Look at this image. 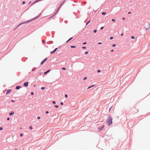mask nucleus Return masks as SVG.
<instances>
[{"label":"nucleus","mask_w":150,"mask_h":150,"mask_svg":"<svg viewBox=\"0 0 150 150\" xmlns=\"http://www.w3.org/2000/svg\"><path fill=\"white\" fill-rule=\"evenodd\" d=\"M112 119L111 117H110V116L109 117L108 119V120L107 122L108 123V125L110 126L112 124Z\"/></svg>","instance_id":"f257e3e1"},{"label":"nucleus","mask_w":150,"mask_h":150,"mask_svg":"<svg viewBox=\"0 0 150 150\" xmlns=\"http://www.w3.org/2000/svg\"><path fill=\"white\" fill-rule=\"evenodd\" d=\"M47 58H46L45 59H44L41 62V64L42 65L43 63H44L47 59Z\"/></svg>","instance_id":"f03ea898"},{"label":"nucleus","mask_w":150,"mask_h":150,"mask_svg":"<svg viewBox=\"0 0 150 150\" xmlns=\"http://www.w3.org/2000/svg\"><path fill=\"white\" fill-rule=\"evenodd\" d=\"M57 49H58L57 48H56L52 52H51V54L54 53L57 50Z\"/></svg>","instance_id":"7ed1b4c3"},{"label":"nucleus","mask_w":150,"mask_h":150,"mask_svg":"<svg viewBox=\"0 0 150 150\" xmlns=\"http://www.w3.org/2000/svg\"><path fill=\"white\" fill-rule=\"evenodd\" d=\"M104 127V125H103L101 128H98V129H99V131L102 130Z\"/></svg>","instance_id":"20e7f679"},{"label":"nucleus","mask_w":150,"mask_h":150,"mask_svg":"<svg viewBox=\"0 0 150 150\" xmlns=\"http://www.w3.org/2000/svg\"><path fill=\"white\" fill-rule=\"evenodd\" d=\"M28 82H26L24 83V85L26 87L28 86Z\"/></svg>","instance_id":"39448f33"},{"label":"nucleus","mask_w":150,"mask_h":150,"mask_svg":"<svg viewBox=\"0 0 150 150\" xmlns=\"http://www.w3.org/2000/svg\"><path fill=\"white\" fill-rule=\"evenodd\" d=\"M11 91V89H9V90H8L7 92L6 93V94L7 95V94H8Z\"/></svg>","instance_id":"423d86ee"},{"label":"nucleus","mask_w":150,"mask_h":150,"mask_svg":"<svg viewBox=\"0 0 150 150\" xmlns=\"http://www.w3.org/2000/svg\"><path fill=\"white\" fill-rule=\"evenodd\" d=\"M65 1H64L61 4H60V5L59 8L58 9H59L61 7V6L63 4H64V3H65Z\"/></svg>","instance_id":"0eeeda50"},{"label":"nucleus","mask_w":150,"mask_h":150,"mask_svg":"<svg viewBox=\"0 0 150 150\" xmlns=\"http://www.w3.org/2000/svg\"><path fill=\"white\" fill-rule=\"evenodd\" d=\"M14 112L13 111H12L11 112V113H9V115H14Z\"/></svg>","instance_id":"6e6552de"},{"label":"nucleus","mask_w":150,"mask_h":150,"mask_svg":"<svg viewBox=\"0 0 150 150\" xmlns=\"http://www.w3.org/2000/svg\"><path fill=\"white\" fill-rule=\"evenodd\" d=\"M50 69L49 70H47V71H46L44 73V74H46L47 73H48L49 72V71H50Z\"/></svg>","instance_id":"1a4fd4ad"},{"label":"nucleus","mask_w":150,"mask_h":150,"mask_svg":"<svg viewBox=\"0 0 150 150\" xmlns=\"http://www.w3.org/2000/svg\"><path fill=\"white\" fill-rule=\"evenodd\" d=\"M21 87V86H17L16 87V89H19Z\"/></svg>","instance_id":"9d476101"},{"label":"nucleus","mask_w":150,"mask_h":150,"mask_svg":"<svg viewBox=\"0 0 150 150\" xmlns=\"http://www.w3.org/2000/svg\"><path fill=\"white\" fill-rule=\"evenodd\" d=\"M73 38L72 37V38H69L67 42H66V43H67L69 41H70V40H71Z\"/></svg>","instance_id":"9b49d317"},{"label":"nucleus","mask_w":150,"mask_h":150,"mask_svg":"<svg viewBox=\"0 0 150 150\" xmlns=\"http://www.w3.org/2000/svg\"><path fill=\"white\" fill-rule=\"evenodd\" d=\"M150 27V25L149 24H148L147 25V26H146V29H147L148 28H149Z\"/></svg>","instance_id":"f8f14e48"},{"label":"nucleus","mask_w":150,"mask_h":150,"mask_svg":"<svg viewBox=\"0 0 150 150\" xmlns=\"http://www.w3.org/2000/svg\"><path fill=\"white\" fill-rule=\"evenodd\" d=\"M102 14L103 15H105L106 14V12H103L102 13Z\"/></svg>","instance_id":"ddd939ff"},{"label":"nucleus","mask_w":150,"mask_h":150,"mask_svg":"<svg viewBox=\"0 0 150 150\" xmlns=\"http://www.w3.org/2000/svg\"><path fill=\"white\" fill-rule=\"evenodd\" d=\"M71 48H75L76 47L75 46H71Z\"/></svg>","instance_id":"4468645a"},{"label":"nucleus","mask_w":150,"mask_h":150,"mask_svg":"<svg viewBox=\"0 0 150 150\" xmlns=\"http://www.w3.org/2000/svg\"><path fill=\"white\" fill-rule=\"evenodd\" d=\"M95 85H93L91 86H90V87H88V89H89V88H90L93 87V86H94Z\"/></svg>","instance_id":"2eb2a0df"},{"label":"nucleus","mask_w":150,"mask_h":150,"mask_svg":"<svg viewBox=\"0 0 150 150\" xmlns=\"http://www.w3.org/2000/svg\"><path fill=\"white\" fill-rule=\"evenodd\" d=\"M25 23V22H24V23H20L19 25L18 26H17V27H18V26H19V25H21L22 24H23V23Z\"/></svg>","instance_id":"dca6fc26"},{"label":"nucleus","mask_w":150,"mask_h":150,"mask_svg":"<svg viewBox=\"0 0 150 150\" xmlns=\"http://www.w3.org/2000/svg\"><path fill=\"white\" fill-rule=\"evenodd\" d=\"M131 38L132 39H134L135 38L134 37V36H131Z\"/></svg>","instance_id":"f3484780"},{"label":"nucleus","mask_w":150,"mask_h":150,"mask_svg":"<svg viewBox=\"0 0 150 150\" xmlns=\"http://www.w3.org/2000/svg\"><path fill=\"white\" fill-rule=\"evenodd\" d=\"M29 128L30 129H33V127L32 126H30L29 127Z\"/></svg>","instance_id":"a211bd4d"},{"label":"nucleus","mask_w":150,"mask_h":150,"mask_svg":"<svg viewBox=\"0 0 150 150\" xmlns=\"http://www.w3.org/2000/svg\"><path fill=\"white\" fill-rule=\"evenodd\" d=\"M45 88V87H42L41 88V89H42V90H43V89H44Z\"/></svg>","instance_id":"6ab92c4d"},{"label":"nucleus","mask_w":150,"mask_h":150,"mask_svg":"<svg viewBox=\"0 0 150 150\" xmlns=\"http://www.w3.org/2000/svg\"><path fill=\"white\" fill-rule=\"evenodd\" d=\"M112 21H113V22H115V19H112Z\"/></svg>","instance_id":"aec40b11"},{"label":"nucleus","mask_w":150,"mask_h":150,"mask_svg":"<svg viewBox=\"0 0 150 150\" xmlns=\"http://www.w3.org/2000/svg\"><path fill=\"white\" fill-rule=\"evenodd\" d=\"M3 129V128L2 127H0V130H2Z\"/></svg>","instance_id":"412c9836"},{"label":"nucleus","mask_w":150,"mask_h":150,"mask_svg":"<svg viewBox=\"0 0 150 150\" xmlns=\"http://www.w3.org/2000/svg\"><path fill=\"white\" fill-rule=\"evenodd\" d=\"M90 21H91V20H90V21H88V23H86V25H87L89 23H90Z\"/></svg>","instance_id":"4be33fe9"},{"label":"nucleus","mask_w":150,"mask_h":150,"mask_svg":"<svg viewBox=\"0 0 150 150\" xmlns=\"http://www.w3.org/2000/svg\"><path fill=\"white\" fill-rule=\"evenodd\" d=\"M62 69H63V70H65L66 69V68L64 67H63L62 68Z\"/></svg>","instance_id":"5701e85b"},{"label":"nucleus","mask_w":150,"mask_h":150,"mask_svg":"<svg viewBox=\"0 0 150 150\" xmlns=\"http://www.w3.org/2000/svg\"><path fill=\"white\" fill-rule=\"evenodd\" d=\"M116 46V45L115 44H113L112 45V46L113 47H115Z\"/></svg>","instance_id":"b1692460"},{"label":"nucleus","mask_w":150,"mask_h":150,"mask_svg":"<svg viewBox=\"0 0 150 150\" xmlns=\"http://www.w3.org/2000/svg\"><path fill=\"white\" fill-rule=\"evenodd\" d=\"M52 103L54 104H55L56 103V102L55 101H53L52 102Z\"/></svg>","instance_id":"393cba45"},{"label":"nucleus","mask_w":150,"mask_h":150,"mask_svg":"<svg viewBox=\"0 0 150 150\" xmlns=\"http://www.w3.org/2000/svg\"><path fill=\"white\" fill-rule=\"evenodd\" d=\"M20 136H21V137H22V136H23V134H22V133H21V134H20Z\"/></svg>","instance_id":"a878e982"},{"label":"nucleus","mask_w":150,"mask_h":150,"mask_svg":"<svg viewBox=\"0 0 150 150\" xmlns=\"http://www.w3.org/2000/svg\"><path fill=\"white\" fill-rule=\"evenodd\" d=\"M97 32V30H94V33H96V32Z\"/></svg>","instance_id":"bb28decb"},{"label":"nucleus","mask_w":150,"mask_h":150,"mask_svg":"<svg viewBox=\"0 0 150 150\" xmlns=\"http://www.w3.org/2000/svg\"><path fill=\"white\" fill-rule=\"evenodd\" d=\"M97 71H98V73H99V72H100V71H100V70H98Z\"/></svg>","instance_id":"cd10ccee"},{"label":"nucleus","mask_w":150,"mask_h":150,"mask_svg":"<svg viewBox=\"0 0 150 150\" xmlns=\"http://www.w3.org/2000/svg\"><path fill=\"white\" fill-rule=\"evenodd\" d=\"M54 106L56 108H58L59 107V106L58 105H55Z\"/></svg>","instance_id":"c85d7f7f"},{"label":"nucleus","mask_w":150,"mask_h":150,"mask_svg":"<svg viewBox=\"0 0 150 150\" xmlns=\"http://www.w3.org/2000/svg\"><path fill=\"white\" fill-rule=\"evenodd\" d=\"M103 28H104V27H103V26L102 27L100 28V29H101V30H102V29H103Z\"/></svg>","instance_id":"c756f323"},{"label":"nucleus","mask_w":150,"mask_h":150,"mask_svg":"<svg viewBox=\"0 0 150 150\" xmlns=\"http://www.w3.org/2000/svg\"><path fill=\"white\" fill-rule=\"evenodd\" d=\"M110 40H112L113 38V37H111L110 38Z\"/></svg>","instance_id":"7c9ffc66"},{"label":"nucleus","mask_w":150,"mask_h":150,"mask_svg":"<svg viewBox=\"0 0 150 150\" xmlns=\"http://www.w3.org/2000/svg\"><path fill=\"white\" fill-rule=\"evenodd\" d=\"M65 97H66V98H67L68 97V96L67 94H66L65 95Z\"/></svg>","instance_id":"2f4dec72"},{"label":"nucleus","mask_w":150,"mask_h":150,"mask_svg":"<svg viewBox=\"0 0 150 150\" xmlns=\"http://www.w3.org/2000/svg\"><path fill=\"white\" fill-rule=\"evenodd\" d=\"M88 53V51H86V52H85V53L86 54H87Z\"/></svg>","instance_id":"473e14b6"},{"label":"nucleus","mask_w":150,"mask_h":150,"mask_svg":"<svg viewBox=\"0 0 150 150\" xmlns=\"http://www.w3.org/2000/svg\"><path fill=\"white\" fill-rule=\"evenodd\" d=\"M31 94L32 95H34V93L33 92H32L31 93Z\"/></svg>","instance_id":"72a5a7b5"},{"label":"nucleus","mask_w":150,"mask_h":150,"mask_svg":"<svg viewBox=\"0 0 150 150\" xmlns=\"http://www.w3.org/2000/svg\"><path fill=\"white\" fill-rule=\"evenodd\" d=\"M102 44V43L101 42H99L98 43V44L99 45H100Z\"/></svg>","instance_id":"f704fd0d"},{"label":"nucleus","mask_w":150,"mask_h":150,"mask_svg":"<svg viewBox=\"0 0 150 150\" xmlns=\"http://www.w3.org/2000/svg\"><path fill=\"white\" fill-rule=\"evenodd\" d=\"M87 79V77H85L84 78V79H83V80H85L86 79Z\"/></svg>","instance_id":"c9c22d12"},{"label":"nucleus","mask_w":150,"mask_h":150,"mask_svg":"<svg viewBox=\"0 0 150 150\" xmlns=\"http://www.w3.org/2000/svg\"><path fill=\"white\" fill-rule=\"evenodd\" d=\"M60 104H61L62 105H63V103H62V102H61V103H60Z\"/></svg>","instance_id":"e433bc0d"},{"label":"nucleus","mask_w":150,"mask_h":150,"mask_svg":"<svg viewBox=\"0 0 150 150\" xmlns=\"http://www.w3.org/2000/svg\"><path fill=\"white\" fill-rule=\"evenodd\" d=\"M22 3L23 4H25V1H23Z\"/></svg>","instance_id":"4c0bfd02"},{"label":"nucleus","mask_w":150,"mask_h":150,"mask_svg":"<svg viewBox=\"0 0 150 150\" xmlns=\"http://www.w3.org/2000/svg\"><path fill=\"white\" fill-rule=\"evenodd\" d=\"M82 48L83 49H86V47H82Z\"/></svg>","instance_id":"58836bf2"},{"label":"nucleus","mask_w":150,"mask_h":150,"mask_svg":"<svg viewBox=\"0 0 150 150\" xmlns=\"http://www.w3.org/2000/svg\"><path fill=\"white\" fill-rule=\"evenodd\" d=\"M122 19L124 20H125V18L124 17H123L122 18Z\"/></svg>","instance_id":"ea45409f"},{"label":"nucleus","mask_w":150,"mask_h":150,"mask_svg":"<svg viewBox=\"0 0 150 150\" xmlns=\"http://www.w3.org/2000/svg\"><path fill=\"white\" fill-rule=\"evenodd\" d=\"M7 120H10V118L9 117H8L7 118Z\"/></svg>","instance_id":"a19ab883"},{"label":"nucleus","mask_w":150,"mask_h":150,"mask_svg":"<svg viewBox=\"0 0 150 150\" xmlns=\"http://www.w3.org/2000/svg\"><path fill=\"white\" fill-rule=\"evenodd\" d=\"M86 42H84V43H83V45H85V44H86Z\"/></svg>","instance_id":"79ce46f5"},{"label":"nucleus","mask_w":150,"mask_h":150,"mask_svg":"<svg viewBox=\"0 0 150 150\" xmlns=\"http://www.w3.org/2000/svg\"><path fill=\"white\" fill-rule=\"evenodd\" d=\"M46 114H48V113H49V112H48V111H47L46 112Z\"/></svg>","instance_id":"37998d69"},{"label":"nucleus","mask_w":150,"mask_h":150,"mask_svg":"<svg viewBox=\"0 0 150 150\" xmlns=\"http://www.w3.org/2000/svg\"><path fill=\"white\" fill-rule=\"evenodd\" d=\"M40 117H38V119H40Z\"/></svg>","instance_id":"c03bdc74"},{"label":"nucleus","mask_w":150,"mask_h":150,"mask_svg":"<svg viewBox=\"0 0 150 150\" xmlns=\"http://www.w3.org/2000/svg\"><path fill=\"white\" fill-rule=\"evenodd\" d=\"M11 101L12 102H14L15 101L14 100H11Z\"/></svg>","instance_id":"a18cd8bd"},{"label":"nucleus","mask_w":150,"mask_h":150,"mask_svg":"<svg viewBox=\"0 0 150 150\" xmlns=\"http://www.w3.org/2000/svg\"><path fill=\"white\" fill-rule=\"evenodd\" d=\"M131 13V12H128V13L129 14H130Z\"/></svg>","instance_id":"49530a36"},{"label":"nucleus","mask_w":150,"mask_h":150,"mask_svg":"<svg viewBox=\"0 0 150 150\" xmlns=\"http://www.w3.org/2000/svg\"><path fill=\"white\" fill-rule=\"evenodd\" d=\"M121 36H123V33L121 34Z\"/></svg>","instance_id":"de8ad7c7"},{"label":"nucleus","mask_w":150,"mask_h":150,"mask_svg":"<svg viewBox=\"0 0 150 150\" xmlns=\"http://www.w3.org/2000/svg\"><path fill=\"white\" fill-rule=\"evenodd\" d=\"M113 51H114V50H111V52H113Z\"/></svg>","instance_id":"09e8293b"},{"label":"nucleus","mask_w":150,"mask_h":150,"mask_svg":"<svg viewBox=\"0 0 150 150\" xmlns=\"http://www.w3.org/2000/svg\"><path fill=\"white\" fill-rule=\"evenodd\" d=\"M34 69H32V71H34Z\"/></svg>","instance_id":"8fccbe9b"},{"label":"nucleus","mask_w":150,"mask_h":150,"mask_svg":"<svg viewBox=\"0 0 150 150\" xmlns=\"http://www.w3.org/2000/svg\"><path fill=\"white\" fill-rule=\"evenodd\" d=\"M15 150H17V149H15Z\"/></svg>","instance_id":"3c124183"},{"label":"nucleus","mask_w":150,"mask_h":150,"mask_svg":"<svg viewBox=\"0 0 150 150\" xmlns=\"http://www.w3.org/2000/svg\"><path fill=\"white\" fill-rule=\"evenodd\" d=\"M29 22L28 21L27 22H26V23H27V22Z\"/></svg>","instance_id":"603ef678"}]
</instances>
